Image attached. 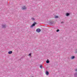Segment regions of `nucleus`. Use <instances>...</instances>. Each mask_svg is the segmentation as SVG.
Listing matches in <instances>:
<instances>
[{"mask_svg": "<svg viewBox=\"0 0 77 77\" xmlns=\"http://www.w3.org/2000/svg\"><path fill=\"white\" fill-rule=\"evenodd\" d=\"M26 9H27V7H26V6H23L22 7V10H24L25 11H26Z\"/></svg>", "mask_w": 77, "mask_h": 77, "instance_id": "obj_1", "label": "nucleus"}, {"mask_svg": "<svg viewBox=\"0 0 77 77\" xmlns=\"http://www.w3.org/2000/svg\"><path fill=\"white\" fill-rule=\"evenodd\" d=\"M36 31L37 32L39 33V32H41V29H40L39 28H38L36 29Z\"/></svg>", "mask_w": 77, "mask_h": 77, "instance_id": "obj_2", "label": "nucleus"}, {"mask_svg": "<svg viewBox=\"0 0 77 77\" xmlns=\"http://www.w3.org/2000/svg\"><path fill=\"white\" fill-rule=\"evenodd\" d=\"M35 24H36V22H35L34 23H33L32 24V25L30 27H31V28H32V27H33V26H35Z\"/></svg>", "mask_w": 77, "mask_h": 77, "instance_id": "obj_3", "label": "nucleus"}, {"mask_svg": "<svg viewBox=\"0 0 77 77\" xmlns=\"http://www.w3.org/2000/svg\"><path fill=\"white\" fill-rule=\"evenodd\" d=\"M2 28H4V29L5 28H6V25H5V24H2Z\"/></svg>", "mask_w": 77, "mask_h": 77, "instance_id": "obj_4", "label": "nucleus"}, {"mask_svg": "<svg viewBox=\"0 0 77 77\" xmlns=\"http://www.w3.org/2000/svg\"><path fill=\"white\" fill-rule=\"evenodd\" d=\"M45 74H46V75H48V74H49V72L48 71H46L45 72Z\"/></svg>", "mask_w": 77, "mask_h": 77, "instance_id": "obj_5", "label": "nucleus"}, {"mask_svg": "<svg viewBox=\"0 0 77 77\" xmlns=\"http://www.w3.org/2000/svg\"><path fill=\"white\" fill-rule=\"evenodd\" d=\"M69 15H70V13H66V16H67V17H68V16H69Z\"/></svg>", "mask_w": 77, "mask_h": 77, "instance_id": "obj_6", "label": "nucleus"}, {"mask_svg": "<svg viewBox=\"0 0 77 77\" xmlns=\"http://www.w3.org/2000/svg\"><path fill=\"white\" fill-rule=\"evenodd\" d=\"M46 62L47 63H50V61H49V60L48 59L46 60Z\"/></svg>", "mask_w": 77, "mask_h": 77, "instance_id": "obj_7", "label": "nucleus"}, {"mask_svg": "<svg viewBox=\"0 0 77 77\" xmlns=\"http://www.w3.org/2000/svg\"><path fill=\"white\" fill-rule=\"evenodd\" d=\"M8 54H11L12 53V51H9L8 53Z\"/></svg>", "mask_w": 77, "mask_h": 77, "instance_id": "obj_8", "label": "nucleus"}, {"mask_svg": "<svg viewBox=\"0 0 77 77\" xmlns=\"http://www.w3.org/2000/svg\"><path fill=\"white\" fill-rule=\"evenodd\" d=\"M74 76L75 77H77V72L75 73Z\"/></svg>", "mask_w": 77, "mask_h": 77, "instance_id": "obj_9", "label": "nucleus"}, {"mask_svg": "<svg viewBox=\"0 0 77 77\" xmlns=\"http://www.w3.org/2000/svg\"><path fill=\"white\" fill-rule=\"evenodd\" d=\"M75 58V56H72L71 57V59H74Z\"/></svg>", "mask_w": 77, "mask_h": 77, "instance_id": "obj_10", "label": "nucleus"}, {"mask_svg": "<svg viewBox=\"0 0 77 77\" xmlns=\"http://www.w3.org/2000/svg\"><path fill=\"white\" fill-rule=\"evenodd\" d=\"M31 19L32 21H34V20H35V18H34L33 17H32Z\"/></svg>", "mask_w": 77, "mask_h": 77, "instance_id": "obj_11", "label": "nucleus"}, {"mask_svg": "<svg viewBox=\"0 0 77 77\" xmlns=\"http://www.w3.org/2000/svg\"><path fill=\"white\" fill-rule=\"evenodd\" d=\"M42 67H43V66H42V65H41L40 66V68L41 69H42Z\"/></svg>", "mask_w": 77, "mask_h": 77, "instance_id": "obj_12", "label": "nucleus"}, {"mask_svg": "<svg viewBox=\"0 0 77 77\" xmlns=\"http://www.w3.org/2000/svg\"><path fill=\"white\" fill-rule=\"evenodd\" d=\"M55 18H58V16H56L55 17Z\"/></svg>", "mask_w": 77, "mask_h": 77, "instance_id": "obj_13", "label": "nucleus"}, {"mask_svg": "<svg viewBox=\"0 0 77 77\" xmlns=\"http://www.w3.org/2000/svg\"><path fill=\"white\" fill-rule=\"evenodd\" d=\"M31 54H31V53H30V54H29V56H31Z\"/></svg>", "mask_w": 77, "mask_h": 77, "instance_id": "obj_14", "label": "nucleus"}, {"mask_svg": "<svg viewBox=\"0 0 77 77\" xmlns=\"http://www.w3.org/2000/svg\"><path fill=\"white\" fill-rule=\"evenodd\" d=\"M61 24H63V23H64V22H63V21H62L61 22Z\"/></svg>", "mask_w": 77, "mask_h": 77, "instance_id": "obj_15", "label": "nucleus"}, {"mask_svg": "<svg viewBox=\"0 0 77 77\" xmlns=\"http://www.w3.org/2000/svg\"><path fill=\"white\" fill-rule=\"evenodd\" d=\"M75 71H77V69H75Z\"/></svg>", "mask_w": 77, "mask_h": 77, "instance_id": "obj_16", "label": "nucleus"}, {"mask_svg": "<svg viewBox=\"0 0 77 77\" xmlns=\"http://www.w3.org/2000/svg\"><path fill=\"white\" fill-rule=\"evenodd\" d=\"M59 30L58 29L56 31V32H59Z\"/></svg>", "mask_w": 77, "mask_h": 77, "instance_id": "obj_17", "label": "nucleus"}, {"mask_svg": "<svg viewBox=\"0 0 77 77\" xmlns=\"http://www.w3.org/2000/svg\"><path fill=\"white\" fill-rule=\"evenodd\" d=\"M75 53H77V50H76Z\"/></svg>", "mask_w": 77, "mask_h": 77, "instance_id": "obj_18", "label": "nucleus"}]
</instances>
